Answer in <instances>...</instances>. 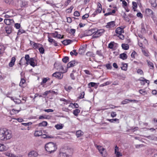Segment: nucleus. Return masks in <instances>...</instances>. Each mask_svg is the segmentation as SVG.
<instances>
[{
  "label": "nucleus",
  "mask_w": 157,
  "mask_h": 157,
  "mask_svg": "<svg viewBox=\"0 0 157 157\" xmlns=\"http://www.w3.org/2000/svg\"><path fill=\"white\" fill-rule=\"evenodd\" d=\"M12 137L10 131L6 128L0 129V140L6 141Z\"/></svg>",
  "instance_id": "f257e3e1"
},
{
  "label": "nucleus",
  "mask_w": 157,
  "mask_h": 157,
  "mask_svg": "<svg viewBox=\"0 0 157 157\" xmlns=\"http://www.w3.org/2000/svg\"><path fill=\"white\" fill-rule=\"evenodd\" d=\"M46 150L50 153H52L55 151L57 149V146L56 143L53 142H49L45 145Z\"/></svg>",
  "instance_id": "f03ea898"
},
{
  "label": "nucleus",
  "mask_w": 157,
  "mask_h": 157,
  "mask_svg": "<svg viewBox=\"0 0 157 157\" xmlns=\"http://www.w3.org/2000/svg\"><path fill=\"white\" fill-rule=\"evenodd\" d=\"M25 59L26 61V64H27L28 65L29 64H30L31 66L33 67L36 66L35 63L34 62V58H30L29 55L26 54L25 56Z\"/></svg>",
  "instance_id": "7ed1b4c3"
},
{
  "label": "nucleus",
  "mask_w": 157,
  "mask_h": 157,
  "mask_svg": "<svg viewBox=\"0 0 157 157\" xmlns=\"http://www.w3.org/2000/svg\"><path fill=\"white\" fill-rule=\"evenodd\" d=\"M105 31L103 29H100L96 31H94V33L93 35V38H97L101 36Z\"/></svg>",
  "instance_id": "20e7f679"
},
{
  "label": "nucleus",
  "mask_w": 157,
  "mask_h": 157,
  "mask_svg": "<svg viewBox=\"0 0 157 157\" xmlns=\"http://www.w3.org/2000/svg\"><path fill=\"white\" fill-rule=\"evenodd\" d=\"M52 75L53 77H55L56 78L60 79L63 78V74L60 72H56L54 73Z\"/></svg>",
  "instance_id": "39448f33"
},
{
  "label": "nucleus",
  "mask_w": 157,
  "mask_h": 157,
  "mask_svg": "<svg viewBox=\"0 0 157 157\" xmlns=\"http://www.w3.org/2000/svg\"><path fill=\"white\" fill-rule=\"evenodd\" d=\"M4 22L6 25H13L14 23V21L13 19H5L4 20Z\"/></svg>",
  "instance_id": "423d86ee"
},
{
  "label": "nucleus",
  "mask_w": 157,
  "mask_h": 157,
  "mask_svg": "<svg viewBox=\"0 0 157 157\" xmlns=\"http://www.w3.org/2000/svg\"><path fill=\"white\" fill-rule=\"evenodd\" d=\"M71 151V149H67L65 153H60V156H63V157H67L70 154V153H69Z\"/></svg>",
  "instance_id": "0eeeda50"
},
{
  "label": "nucleus",
  "mask_w": 157,
  "mask_h": 157,
  "mask_svg": "<svg viewBox=\"0 0 157 157\" xmlns=\"http://www.w3.org/2000/svg\"><path fill=\"white\" fill-rule=\"evenodd\" d=\"M115 21H111L107 23L106 27L107 28H111L115 27Z\"/></svg>",
  "instance_id": "6e6552de"
},
{
  "label": "nucleus",
  "mask_w": 157,
  "mask_h": 157,
  "mask_svg": "<svg viewBox=\"0 0 157 157\" xmlns=\"http://www.w3.org/2000/svg\"><path fill=\"white\" fill-rule=\"evenodd\" d=\"M77 63L75 60L71 61L67 63V67L68 68L73 67L75 66Z\"/></svg>",
  "instance_id": "1a4fd4ad"
},
{
  "label": "nucleus",
  "mask_w": 157,
  "mask_h": 157,
  "mask_svg": "<svg viewBox=\"0 0 157 157\" xmlns=\"http://www.w3.org/2000/svg\"><path fill=\"white\" fill-rule=\"evenodd\" d=\"M86 47L85 45L81 46L78 50V53L80 54H82L84 53L86 49Z\"/></svg>",
  "instance_id": "9d476101"
},
{
  "label": "nucleus",
  "mask_w": 157,
  "mask_h": 157,
  "mask_svg": "<svg viewBox=\"0 0 157 157\" xmlns=\"http://www.w3.org/2000/svg\"><path fill=\"white\" fill-rule=\"evenodd\" d=\"M12 26L8 25L5 27V29L7 33L10 34L12 32Z\"/></svg>",
  "instance_id": "9b49d317"
},
{
  "label": "nucleus",
  "mask_w": 157,
  "mask_h": 157,
  "mask_svg": "<svg viewBox=\"0 0 157 157\" xmlns=\"http://www.w3.org/2000/svg\"><path fill=\"white\" fill-rule=\"evenodd\" d=\"M123 28H121L120 27L117 28L115 30V32L117 34H121L122 33H124Z\"/></svg>",
  "instance_id": "f8f14e48"
},
{
  "label": "nucleus",
  "mask_w": 157,
  "mask_h": 157,
  "mask_svg": "<svg viewBox=\"0 0 157 157\" xmlns=\"http://www.w3.org/2000/svg\"><path fill=\"white\" fill-rule=\"evenodd\" d=\"M37 155V152L33 151H30L28 154V156L29 157H36Z\"/></svg>",
  "instance_id": "ddd939ff"
},
{
  "label": "nucleus",
  "mask_w": 157,
  "mask_h": 157,
  "mask_svg": "<svg viewBox=\"0 0 157 157\" xmlns=\"http://www.w3.org/2000/svg\"><path fill=\"white\" fill-rule=\"evenodd\" d=\"M16 60V58L15 57H13L11 58V61L9 64V65L10 67H12L13 66L14 64V63Z\"/></svg>",
  "instance_id": "4468645a"
},
{
  "label": "nucleus",
  "mask_w": 157,
  "mask_h": 157,
  "mask_svg": "<svg viewBox=\"0 0 157 157\" xmlns=\"http://www.w3.org/2000/svg\"><path fill=\"white\" fill-rule=\"evenodd\" d=\"M8 148L3 144L0 143V151H2L7 150Z\"/></svg>",
  "instance_id": "2eb2a0df"
},
{
  "label": "nucleus",
  "mask_w": 157,
  "mask_h": 157,
  "mask_svg": "<svg viewBox=\"0 0 157 157\" xmlns=\"http://www.w3.org/2000/svg\"><path fill=\"white\" fill-rule=\"evenodd\" d=\"M72 42V40L68 39L64 40L62 41V42L63 44L66 45L71 44Z\"/></svg>",
  "instance_id": "dca6fc26"
},
{
  "label": "nucleus",
  "mask_w": 157,
  "mask_h": 157,
  "mask_svg": "<svg viewBox=\"0 0 157 157\" xmlns=\"http://www.w3.org/2000/svg\"><path fill=\"white\" fill-rule=\"evenodd\" d=\"M94 30L93 29L89 30L86 31V36H90L91 35L93 34L94 33Z\"/></svg>",
  "instance_id": "f3484780"
},
{
  "label": "nucleus",
  "mask_w": 157,
  "mask_h": 157,
  "mask_svg": "<svg viewBox=\"0 0 157 157\" xmlns=\"http://www.w3.org/2000/svg\"><path fill=\"white\" fill-rule=\"evenodd\" d=\"M97 148L99 150L100 153L102 154V155L104 156H105V155H103V153L105 150L104 148L102 147L101 146H97Z\"/></svg>",
  "instance_id": "a211bd4d"
},
{
  "label": "nucleus",
  "mask_w": 157,
  "mask_h": 157,
  "mask_svg": "<svg viewBox=\"0 0 157 157\" xmlns=\"http://www.w3.org/2000/svg\"><path fill=\"white\" fill-rule=\"evenodd\" d=\"M141 32L142 33H146V31L145 28V25L143 23H142L141 26Z\"/></svg>",
  "instance_id": "6ab92c4d"
},
{
  "label": "nucleus",
  "mask_w": 157,
  "mask_h": 157,
  "mask_svg": "<svg viewBox=\"0 0 157 157\" xmlns=\"http://www.w3.org/2000/svg\"><path fill=\"white\" fill-rule=\"evenodd\" d=\"M4 2L6 3L9 5H13L15 0H3Z\"/></svg>",
  "instance_id": "aec40b11"
},
{
  "label": "nucleus",
  "mask_w": 157,
  "mask_h": 157,
  "mask_svg": "<svg viewBox=\"0 0 157 157\" xmlns=\"http://www.w3.org/2000/svg\"><path fill=\"white\" fill-rule=\"evenodd\" d=\"M83 134V132L80 130L77 131L76 132V134L77 137H79L81 136Z\"/></svg>",
  "instance_id": "412c9836"
},
{
  "label": "nucleus",
  "mask_w": 157,
  "mask_h": 157,
  "mask_svg": "<svg viewBox=\"0 0 157 157\" xmlns=\"http://www.w3.org/2000/svg\"><path fill=\"white\" fill-rule=\"evenodd\" d=\"M27 4V2L25 1L21 0L20 1V5L21 7H22L25 6Z\"/></svg>",
  "instance_id": "4be33fe9"
},
{
  "label": "nucleus",
  "mask_w": 157,
  "mask_h": 157,
  "mask_svg": "<svg viewBox=\"0 0 157 157\" xmlns=\"http://www.w3.org/2000/svg\"><path fill=\"white\" fill-rule=\"evenodd\" d=\"M127 56L124 53H123L120 55V58L123 60L126 59L127 58Z\"/></svg>",
  "instance_id": "5701e85b"
},
{
  "label": "nucleus",
  "mask_w": 157,
  "mask_h": 157,
  "mask_svg": "<svg viewBox=\"0 0 157 157\" xmlns=\"http://www.w3.org/2000/svg\"><path fill=\"white\" fill-rule=\"evenodd\" d=\"M150 2L152 7H156L157 4L156 2V0H150Z\"/></svg>",
  "instance_id": "b1692460"
},
{
  "label": "nucleus",
  "mask_w": 157,
  "mask_h": 157,
  "mask_svg": "<svg viewBox=\"0 0 157 157\" xmlns=\"http://www.w3.org/2000/svg\"><path fill=\"white\" fill-rule=\"evenodd\" d=\"M121 46L122 48L125 50H127L129 48V45L127 44H123Z\"/></svg>",
  "instance_id": "393cba45"
},
{
  "label": "nucleus",
  "mask_w": 157,
  "mask_h": 157,
  "mask_svg": "<svg viewBox=\"0 0 157 157\" xmlns=\"http://www.w3.org/2000/svg\"><path fill=\"white\" fill-rule=\"evenodd\" d=\"M42 134V132L40 131H36L34 133V135L35 136H39Z\"/></svg>",
  "instance_id": "a878e982"
},
{
  "label": "nucleus",
  "mask_w": 157,
  "mask_h": 157,
  "mask_svg": "<svg viewBox=\"0 0 157 157\" xmlns=\"http://www.w3.org/2000/svg\"><path fill=\"white\" fill-rule=\"evenodd\" d=\"M48 123L46 121H43L39 124V126H46L47 125Z\"/></svg>",
  "instance_id": "bb28decb"
},
{
  "label": "nucleus",
  "mask_w": 157,
  "mask_h": 157,
  "mask_svg": "<svg viewBox=\"0 0 157 157\" xmlns=\"http://www.w3.org/2000/svg\"><path fill=\"white\" fill-rule=\"evenodd\" d=\"M128 65L127 63L122 64V66L121 67L122 70L126 71L127 69Z\"/></svg>",
  "instance_id": "cd10ccee"
},
{
  "label": "nucleus",
  "mask_w": 157,
  "mask_h": 157,
  "mask_svg": "<svg viewBox=\"0 0 157 157\" xmlns=\"http://www.w3.org/2000/svg\"><path fill=\"white\" fill-rule=\"evenodd\" d=\"M80 112V110L79 109H76L73 111V113L75 116H77Z\"/></svg>",
  "instance_id": "c85d7f7f"
},
{
  "label": "nucleus",
  "mask_w": 157,
  "mask_h": 157,
  "mask_svg": "<svg viewBox=\"0 0 157 157\" xmlns=\"http://www.w3.org/2000/svg\"><path fill=\"white\" fill-rule=\"evenodd\" d=\"M116 12V10H112V12H110L106 13L104 14L105 16H107L109 15H112L113 13H114Z\"/></svg>",
  "instance_id": "c756f323"
},
{
  "label": "nucleus",
  "mask_w": 157,
  "mask_h": 157,
  "mask_svg": "<svg viewBox=\"0 0 157 157\" xmlns=\"http://www.w3.org/2000/svg\"><path fill=\"white\" fill-rule=\"evenodd\" d=\"M70 54L71 56L73 55L77 56L78 54V52H76V50L75 49L73 50L71 52Z\"/></svg>",
  "instance_id": "7c9ffc66"
},
{
  "label": "nucleus",
  "mask_w": 157,
  "mask_h": 157,
  "mask_svg": "<svg viewBox=\"0 0 157 157\" xmlns=\"http://www.w3.org/2000/svg\"><path fill=\"white\" fill-rule=\"evenodd\" d=\"M139 80L140 81H142L143 82H145L148 84H149V80L145 79L143 77H140Z\"/></svg>",
  "instance_id": "2f4dec72"
},
{
  "label": "nucleus",
  "mask_w": 157,
  "mask_h": 157,
  "mask_svg": "<svg viewBox=\"0 0 157 157\" xmlns=\"http://www.w3.org/2000/svg\"><path fill=\"white\" fill-rule=\"evenodd\" d=\"M62 61L64 63H66L69 61V58L68 56H65L62 59Z\"/></svg>",
  "instance_id": "473e14b6"
},
{
  "label": "nucleus",
  "mask_w": 157,
  "mask_h": 157,
  "mask_svg": "<svg viewBox=\"0 0 157 157\" xmlns=\"http://www.w3.org/2000/svg\"><path fill=\"white\" fill-rule=\"evenodd\" d=\"M86 55L88 56L94 57V54L92 52H88L86 53Z\"/></svg>",
  "instance_id": "72a5a7b5"
},
{
  "label": "nucleus",
  "mask_w": 157,
  "mask_h": 157,
  "mask_svg": "<svg viewBox=\"0 0 157 157\" xmlns=\"http://www.w3.org/2000/svg\"><path fill=\"white\" fill-rule=\"evenodd\" d=\"M55 127L57 129H62L63 128V126L62 124H57L55 126Z\"/></svg>",
  "instance_id": "f704fd0d"
},
{
  "label": "nucleus",
  "mask_w": 157,
  "mask_h": 157,
  "mask_svg": "<svg viewBox=\"0 0 157 157\" xmlns=\"http://www.w3.org/2000/svg\"><path fill=\"white\" fill-rule=\"evenodd\" d=\"M123 18H124V20H125L126 21L128 22L129 21V19L125 13H124V15L123 16Z\"/></svg>",
  "instance_id": "c9c22d12"
},
{
  "label": "nucleus",
  "mask_w": 157,
  "mask_h": 157,
  "mask_svg": "<svg viewBox=\"0 0 157 157\" xmlns=\"http://www.w3.org/2000/svg\"><path fill=\"white\" fill-rule=\"evenodd\" d=\"M41 45L39 44L35 43L34 44H33V47L35 49L37 48H39V46Z\"/></svg>",
  "instance_id": "e433bc0d"
},
{
  "label": "nucleus",
  "mask_w": 157,
  "mask_h": 157,
  "mask_svg": "<svg viewBox=\"0 0 157 157\" xmlns=\"http://www.w3.org/2000/svg\"><path fill=\"white\" fill-rule=\"evenodd\" d=\"M148 65L150 67V69H153L154 68V65L153 63L150 61L147 62Z\"/></svg>",
  "instance_id": "4c0bfd02"
},
{
  "label": "nucleus",
  "mask_w": 157,
  "mask_h": 157,
  "mask_svg": "<svg viewBox=\"0 0 157 157\" xmlns=\"http://www.w3.org/2000/svg\"><path fill=\"white\" fill-rule=\"evenodd\" d=\"M108 121H110V122L113 123L114 122V121H119V120L115 118V119H108Z\"/></svg>",
  "instance_id": "58836bf2"
},
{
  "label": "nucleus",
  "mask_w": 157,
  "mask_h": 157,
  "mask_svg": "<svg viewBox=\"0 0 157 157\" xmlns=\"http://www.w3.org/2000/svg\"><path fill=\"white\" fill-rule=\"evenodd\" d=\"M111 83L110 82H109L107 81L106 82L104 83L103 84H101L100 85V86L102 87V86H105L109 85Z\"/></svg>",
  "instance_id": "ea45409f"
},
{
  "label": "nucleus",
  "mask_w": 157,
  "mask_h": 157,
  "mask_svg": "<svg viewBox=\"0 0 157 157\" xmlns=\"http://www.w3.org/2000/svg\"><path fill=\"white\" fill-rule=\"evenodd\" d=\"M39 50L40 53L43 54L44 53V49L43 47H41L39 48Z\"/></svg>",
  "instance_id": "a19ab883"
},
{
  "label": "nucleus",
  "mask_w": 157,
  "mask_h": 157,
  "mask_svg": "<svg viewBox=\"0 0 157 157\" xmlns=\"http://www.w3.org/2000/svg\"><path fill=\"white\" fill-rule=\"evenodd\" d=\"M25 32V31L23 29H19L18 30V31L17 33V35H20L21 34L23 33H24Z\"/></svg>",
  "instance_id": "79ce46f5"
},
{
  "label": "nucleus",
  "mask_w": 157,
  "mask_h": 157,
  "mask_svg": "<svg viewBox=\"0 0 157 157\" xmlns=\"http://www.w3.org/2000/svg\"><path fill=\"white\" fill-rule=\"evenodd\" d=\"M48 41L51 43H53V42L55 40H53V39H52L51 37H50L49 36H48Z\"/></svg>",
  "instance_id": "37998d69"
},
{
  "label": "nucleus",
  "mask_w": 157,
  "mask_h": 157,
  "mask_svg": "<svg viewBox=\"0 0 157 157\" xmlns=\"http://www.w3.org/2000/svg\"><path fill=\"white\" fill-rule=\"evenodd\" d=\"M25 82V80L24 78H21V81L20 82L19 84V85L20 86H22V85Z\"/></svg>",
  "instance_id": "c03bdc74"
},
{
  "label": "nucleus",
  "mask_w": 157,
  "mask_h": 157,
  "mask_svg": "<svg viewBox=\"0 0 157 157\" xmlns=\"http://www.w3.org/2000/svg\"><path fill=\"white\" fill-rule=\"evenodd\" d=\"M137 72L138 74H140V75H144L143 72L142 70L140 69H138Z\"/></svg>",
  "instance_id": "a18cd8bd"
},
{
  "label": "nucleus",
  "mask_w": 157,
  "mask_h": 157,
  "mask_svg": "<svg viewBox=\"0 0 157 157\" xmlns=\"http://www.w3.org/2000/svg\"><path fill=\"white\" fill-rule=\"evenodd\" d=\"M115 153L116 154V156L117 157H119V156L122 155L121 154V153H120L118 151H115Z\"/></svg>",
  "instance_id": "49530a36"
},
{
  "label": "nucleus",
  "mask_w": 157,
  "mask_h": 157,
  "mask_svg": "<svg viewBox=\"0 0 157 157\" xmlns=\"http://www.w3.org/2000/svg\"><path fill=\"white\" fill-rule=\"evenodd\" d=\"M85 93L84 92H82L80 93V95L78 97L80 99H82L84 98Z\"/></svg>",
  "instance_id": "de8ad7c7"
},
{
  "label": "nucleus",
  "mask_w": 157,
  "mask_h": 157,
  "mask_svg": "<svg viewBox=\"0 0 157 157\" xmlns=\"http://www.w3.org/2000/svg\"><path fill=\"white\" fill-rule=\"evenodd\" d=\"M128 99H125L123 101L121 102L122 104H125L128 103Z\"/></svg>",
  "instance_id": "09e8293b"
},
{
  "label": "nucleus",
  "mask_w": 157,
  "mask_h": 157,
  "mask_svg": "<svg viewBox=\"0 0 157 157\" xmlns=\"http://www.w3.org/2000/svg\"><path fill=\"white\" fill-rule=\"evenodd\" d=\"M100 7H98V8L97 9V10L96 11L98 13H100L102 10V7L101 5L100 4Z\"/></svg>",
  "instance_id": "8fccbe9b"
},
{
  "label": "nucleus",
  "mask_w": 157,
  "mask_h": 157,
  "mask_svg": "<svg viewBox=\"0 0 157 157\" xmlns=\"http://www.w3.org/2000/svg\"><path fill=\"white\" fill-rule=\"evenodd\" d=\"M20 26L21 25L20 24L17 23L15 24L14 27L17 29H19L20 28Z\"/></svg>",
  "instance_id": "3c124183"
},
{
  "label": "nucleus",
  "mask_w": 157,
  "mask_h": 157,
  "mask_svg": "<svg viewBox=\"0 0 157 157\" xmlns=\"http://www.w3.org/2000/svg\"><path fill=\"white\" fill-rule=\"evenodd\" d=\"M113 46L114 45L113 42L110 43L108 45L109 48L110 49H112L113 48Z\"/></svg>",
  "instance_id": "603ef678"
},
{
  "label": "nucleus",
  "mask_w": 157,
  "mask_h": 157,
  "mask_svg": "<svg viewBox=\"0 0 157 157\" xmlns=\"http://www.w3.org/2000/svg\"><path fill=\"white\" fill-rule=\"evenodd\" d=\"M117 116V114L115 112H112L111 113V116L112 117H114Z\"/></svg>",
  "instance_id": "864d4df0"
},
{
  "label": "nucleus",
  "mask_w": 157,
  "mask_h": 157,
  "mask_svg": "<svg viewBox=\"0 0 157 157\" xmlns=\"http://www.w3.org/2000/svg\"><path fill=\"white\" fill-rule=\"evenodd\" d=\"M60 100L61 101H64V102H66V104H67L68 103V102H69V101L68 100H66V99H64L63 98H60Z\"/></svg>",
  "instance_id": "5fc2aeb1"
},
{
  "label": "nucleus",
  "mask_w": 157,
  "mask_h": 157,
  "mask_svg": "<svg viewBox=\"0 0 157 157\" xmlns=\"http://www.w3.org/2000/svg\"><path fill=\"white\" fill-rule=\"evenodd\" d=\"M74 15L75 16L78 17L80 15V13L78 11H76L74 12Z\"/></svg>",
  "instance_id": "6e6d98bb"
},
{
  "label": "nucleus",
  "mask_w": 157,
  "mask_h": 157,
  "mask_svg": "<svg viewBox=\"0 0 157 157\" xmlns=\"http://www.w3.org/2000/svg\"><path fill=\"white\" fill-rule=\"evenodd\" d=\"M44 111L47 112L48 113L49 112H53V110L51 109H45L44 110Z\"/></svg>",
  "instance_id": "4d7b16f0"
},
{
  "label": "nucleus",
  "mask_w": 157,
  "mask_h": 157,
  "mask_svg": "<svg viewBox=\"0 0 157 157\" xmlns=\"http://www.w3.org/2000/svg\"><path fill=\"white\" fill-rule=\"evenodd\" d=\"M89 17V14H86L82 16V19L83 20Z\"/></svg>",
  "instance_id": "13d9d810"
},
{
  "label": "nucleus",
  "mask_w": 157,
  "mask_h": 157,
  "mask_svg": "<svg viewBox=\"0 0 157 157\" xmlns=\"http://www.w3.org/2000/svg\"><path fill=\"white\" fill-rule=\"evenodd\" d=\"M139 92L140 94L143 95H144L146 93V92L144 90H139Z\"/></svg>",
  "instance_id": "bf43d9fd"
},
{
  "label": "nucleus",
  "mask_w": 157,
  "mask_h": 157,
  "mask_svg": "<svg viewBox=\"0 0 157 157\" xmlns=\"http://www.w3.org/2000/svg\"><path fill=\"white\" fill-rule=\"evenodd\" d=\"M146 11L147 12H148L149 14H152L153 11H152L150 9H147L146 10Z\"/></svg>",
  "instance_id": "052dcab7"
},
{
  "label": "nucleus",
  "mask_w": 157,
  "mask_h": 157,
  "mask_svg": "<svg viewBox=\"0 0 157 157\" xmlns=\"http://www.w3.org/2000/svg\"><path fill=\"white\" fill-rule=\"evenodd\" d=\"M96 54L99 56H102V54L101 53V51L100 50L97 51L96 52Z\"/></svg>",
  "instance_id": "680f3d73"
},
{
  "label": "nucleus",
  "mask_w": 157,
  "mask_h": 157,
  "mask_svg": "<svg viewBox=\"0 0 157 157\" xmlns=\"http://www.w3.org/2000/svg\"><path fill=\"white\" fill-rule=\"evenodd\" d=\"M5 50V48L4 46L2 45H0V51L1 52H2Z\"/></svg>",
  "instance_id": "e2e57ef3"
},
{
  "label": "nucleus",
  "mask_w": 157,
  "mask_h": 157,
  "mask_svg": "<svg viewBox=\"0 0 157 157\" xmlns=\"http://www.w3.org/2000/svg\"><path fill=\"white\" fill-rule=\"evenodd\" d=\"M58 32H56L55 33H52V36L54 38H57V34Z\"/></svg>",
  "instance_id": "0e129e2a"
},
{
  "label": "nucleus",
  "mask_w": 157,
  "mask_h": 157,
  "mask_svg": "<svg viewBox=\"0 0 157 157\" xmlns=\"http://www.w3.org/2000/svg\"><path fill=\"white\" fill-rule=\"evenodd\" d=\"M106 67L108 69H111L112 68V66L110 64H107L106 65Z\"/></svg>",
  "instance_id": "69168bd1"
},
{
  "label": "nucleus",
  "mask_w": 157,
  "mask_h": 157,
  "mask_svg": "<svg viewBox=\"0 0 157 157\" xmlns=\"http://www.w3.org/2000/svg\"><path fill=\"white\" fill-rule=\"evenodd\" d=\"M67 21L69 23H70L72 22L71 18L70 17H68L67 18Z\"/></svg>",
  "instance_id": "338daca9"
},
{
  "label": "nucleus",
  "mask_w": 157,
  "mask_h": 157,
  "mask_svg": "<svg viewBox=\"0 0 157 157\" xmlns=\"http://www.w3.org/2000/svg\"><path fill=\"white\" fill-rule=\"evenodd\" d=\"M71 2V0H67L66 1V2H65L64 5L65 6H67L69 4L70 2Z\"/></svg>",
  "instance_id": "774afa93"
}]
</instances>
